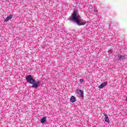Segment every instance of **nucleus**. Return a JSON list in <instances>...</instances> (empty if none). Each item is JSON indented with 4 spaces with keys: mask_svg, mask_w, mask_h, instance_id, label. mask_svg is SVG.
Instances as JSON below:
<instances>
[{
    "mask_svg": "<svg viewBox=\"0 0 127 127\" xmlns=\"http://www.w3.org/2000/svg\"><path fill=\"white\" fill-rule=\"evenodd\" d=\"M104 116H105V121L107 122V123H110V120L109 119V117H108V115L105 113H103Z\"/></svg>",
    "mask_w": 127,
    "mask_h": 127,
    "instance_id": "39448f33",
    "label": "nucleus"
},
{
    "mask_svg": "<svg viewBox=\"0 0 127 127\" xmlns=\"http://www.w3.org/2000/svg\"><path fill=\"white\" fill-rule=\"evenodd\" d=\"M80 83H83V82H84V80L82 79H80L79 80Z\"/></svg>",
    "mask_w": 127,
    "mask_h": 127,
    "instance_id": "9d476101",
    "label": "nucleus"
},
{
    "mask_svg": "<svg viewBox=\"0 0 127 127\" xmlns=\"http://www.w3.org/2000/svg\"><path fill=\"white\" fill-rule=\"evenodd\" d=\"M46 122V117H43L41 120V122L42 124H44Z\"/></svg>",
    "mask_w": 127,
    "mask_h": 127,
    "instance_id": "6e6552de",
    "label": "nucleus"
},
{
    "mask_svg": "<svg viewBox=\"0 0 127 127\" xmlns=\"http://www.w3.org/2000/svg\"><path fill=\"white\" fill-rule=\"evenodd\" d=\"M77 13H78L77 11H73L72 14V20L75 21L78 25H85L86 24V21L81 19V18H78L77 17Z\"/></svg>",
    "mask_w": 127,
    "mask_h": 127,
    "instance_id": "f257e3e1",
    "label": "nucleus"
},
{
    "mask_svg": "<svg viewBox=\"0 0 127 127\" xmlns=\"http://www.w3.org/2000/svg\"><path fill=\"white\" fill-rule=\"evenodd\" d=\"M70 101L71 103H75L76 102V98L74 96H72L70 98Z\"/></svg>",
    "mask_w": 127,
    "mask_h": 127,
    "instance_id": "0eeeda50",
    "label": "nucleus"
},
{
    "mask_svg": "<svg viewBox=\"0 0 127 127\" xmlns=\"http://www.w3.org/2000/svg\"><path fill=\"white\" fill-rule=\"evenodd\" d=\"M118 58L119 59H123V60L125 59L126 58L124 56H123L122 55H119Z\"/></svg>",
    "mask_w": 127,
    "mask_h": 127,
    "instance_id": "1a4fd4ad",
    "label": "nucleus"
},
{
    "mask_svg": "<svg viewBox=\"0 0 127 127\" xmlns=\"http://www.w3.org/2000/svg\"><path fill=\"white\" fill-rule=\"evenodd\" d=\"M26 80L27 83H29L31 84L32 85V88H38L39 87V85L41 82L38 81H36L34 79H33V76L31 75H28L26 77Z\"/></svg>",
    "mask_w": 127,
    "mask_h": 127,
    "instance_id": "f03ea898",
    "label": "nucleus"
},
{
    "mask_svg": "<svg viewBox=\"0 0 127 127\" xmlns=\"http://www.w3.org/2000/svg\"><path fill=\"white\" fill-rule=\"evenodd\" d=\"M106 86H107V82L102 83L99 86L98 88H99V89H103V88L106 87Z\"/></svg>",
    "mask_w": 127,
    "mask_h": 127,
    "instance_id": "20e7f679",
    "label": "nucleus"
},
{
    "mask_svg": "<svg viewBox=\"0 0 127 127\" xmlns=\"http://www.w3.org/2000/svg\"><path fill=\"white\" fill-rule=\"evenodd\" d=\"M77 94H79L80 96L81 97V98H83L84 97V92L81 90L79 89L78 90H77Z\"/></svg>",
    "mask_w": 127,
    "mask_h": 127,
    "instance_id": "7ed1b4c3",
    "label": "nucleus"
},
{
    "mask_svg": "<svg viewBox=\"0 0 127 127\" xmlns=\"http://www.w3.org/2000/svg\"><path fill=\"white\" fill-rule=\"evenodd\" d=\"M12 18V15L10 14L9 16H8L6 19H4L5 22H7L9 19H11Z\"/></svg>",
    "mask_w": 127,
    "mask_h": 127,
    "instance_id": "423d86ee",
    "label": "nucleus"
},
{
    "mask_svg": "<svg viewBox=\"0 0 127 127\" xmlns=\"http://www.w3.org/2000/svg\"><path fill=\"white\" fill-rule=\"evenodd\" d=\"M112 52H113L112 51H109V53H112Z\"/></svg>",
    "mask_w": 127,
    "mask_h": 127,
    "instance_id": "9b49d317",
    "label": "nucleus"
}]
</instances>
